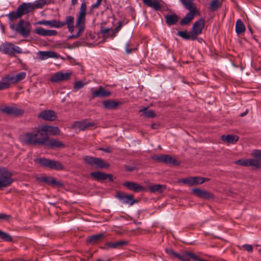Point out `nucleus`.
<instances>
[{
	"instance_id": "f257e3e1",
	"label": "nucleus",
	"mask_w": 261,
	"mask_h": 261,
	"mask_svg": "<svg viewBox=\"0 0 261 261\" xmlns=\"http://www.w3.org/2000/svg\"><path fill=\"white\" fill-rule=\"evenodd\" d=\"M40 127L35 128L33 130L27 132L21 136L20 140L23 144L27 145H42L43 141Z\"/></svg>"
},
{
	"instance_id": "f03ea898",
	"label": "nucleus",
	"mask_w": 261,
	"mask_h": 261,
	"mask_svg": "<svg viewBox=\"0 0 261 261\" xmlns=\"http://www.w3.org/2000/svg\"><path fill=\"white\" fill-rule=\"evenodd\" d=\"M38 24L44 25H49L55 28H61L66 24L67 25L68 31L72 33L74 30V18L72 16H67L65 17L64 21H61L56 20H42L37 22Z\"/></svg>"
},
{
	"instance_id": "7ed1b4c3",
	"label": "nucleus",
	"mask_w": 261,
	"mask_h": 261,
	"mask_svg": "<svg viewBox=\"0 0 261 261\" xmlns=\"http://www.w3.org/2000/svg\"><path fill=\"white\" fill-rule=\"evenodd\" d=\"M33 11V3H23L17 7L16 11L10 12L7 16L10 20L13 21Z\"/></svg>"
},
{
	"instance_id": "20e7f679",
	"label": "nucleus",
	"mask_w": 261,
	"mask_h": 261,
	"mask_svg": "<svg viewBox=\"0 0 261 261\" xmlns=\"http://www.w3.org/2000/svg\"><path fill=\"white\" fill-rule=\"evenodd\" d=\"M80 12L77 15L75 27L78 28L76 35L79 37L85 29L86 15L87 11V4L85 0H82Z\"/></svg>"
},
{
	"instance_id": "39448f33",
	"label": "nucleus",
	"mask_w": 261,
	"mask_h": 261,
	"mask_svg": "<svg viewBox=\"0 0 261 261\" xmlns=\"http://www.w3.org/2000/svg\"><path fill=\"white\" fill-rule=\"evenodd\" d=\"M184 7L190 12L180 20V24L182 25L188 24L194 18L196 13V7L192 2L189 0H180Z\"/></svg>"
},
{
	"instance_id": "423d86ee",
	"label": "nucleus",
	"mask_w": 261,
	"mask_h": 261,
	"mask_svg": "<svg viewBox=\"0 0 261 261\" xmlns=\"http://www.w3.org/2000/svg\"><path fill=\"white\" fill-rule=\"evenodd\" d=\"M10 28L21 34L24 37H27L30 34L31 25L28 21L21 19L16 26L14 24H10Z\"/></svg>"
},
{
	"instance_id": "0eeeda50",
	"label": "nucleus",
	"mask_w": 261,
	"mask_h": 261,
	"mask_svg": "<svg viewBox=\"0 0 261 261\" xmlns=\"http://www.w3.org/2000/svg\"><path fill=\"white\" fill-rule=\"evenodd\" d=\"M12 173L6 168L0 167V189L10 186L14 181Z\"/></svg>"
},
{
	"instance_id": "6e6552de",
	"label": "nucleus",
	"mask_w": 261,
	"mask_h": 261,
	"mask_svg": "<svg viewBox=\"0 0 261 261\" xmlns=\"http://www.w3.org/2000/svg\"><path fill=\"white\" fill-rule=\"evenodd\" d=\"M0 112L8 115H13L15 116H20L24 113V111L14 103L9 106H0Z\"/></svg>"
},
{
	"instance_id": "1a4fd4ad",
	"label": "nucleus",
	"mask_w": 261,
	"mask_h": 261,
	"mask_svg": "<svg viewBox=\"0 0 261 261\" xmlns=\"http://www.w3.org/2000/svg\"><path fill=\"white\" fill-rule=\"evenodd\" d=\"M0 51L12 56L16 53H22V49L19 46H16L12 43L5 42L0 45Z\"/></svg>"
},
{
	"instance_id": "9d476101",
	"label": "nucleus",
	"mask_w": 261,
	"mask_h": 261,
	"mask_svg": "<svg viewBox=\"0 0 261 261\" xmlns=\"http://www.w3.org/2000/svg\"><path fill=\"white\" fill-rule=\"evenodd\" d=\"M84 162L91 166L96 168H104L108 167L109 164L105 162L101 159L90 156H86L84 158Z\"/></svg>"
},
{
	"instance_id": "9b49d317",
	"label": "nucleus",
	"mask_w": 261,
	"mask_h": 261,
	"mask_svg": "<svg viewBox=\"0 0 261 261\" xmlns=\"http://www.w3.org/2000/svg\"><path fill=\"white\" fill-rule=\"evenodd\" d=\"M152 159L159 162L164 163L170 165L178 166L180 162L168 154L154 155Z\"/></svg>"
},
{
	"instance_id": "f8f14e48",
	"label": "nucleus",
	"mask_w": 261,
	"mask_h": 261,
	"mask_svg": "<svg viewBox=\"0 0 261 261\" xmlns=\"http://www.w3.org/2000/svg\"><path fill=\"white\" fill-rule=\"evenodd\" d=\"M204 27V20L203 19H200L194 23L191 30V33L193 35L192 40L196 39L197 36L201 34Z\"/></svg>"
},
{
	"instance_id": "ddd939ff",
	"label": "nucleus",
	"mask_w": 261,
	"mask_h": 261,
	"mask_svg": "<svg viewBox=\"0 0 261 261\" xmlns=\"http://www.w3.org/2000/svg\"><path fill=\"white\" fill-rule=\"evenodd\" d=\"M43 141L44 145L48 148H63L65 146L64 144L61 141L53 138H48L47 136L43 137Z\"/></svg>"
},
{
	"instance_id": "4468645a",
	"label": "nucleus",
	"mask_w": 261,
	"mask_h": 261,
	"mask_svg": "<svg viewBox=\"0 0 261 261\" xmlns=\"http://www.w3.org/2000/svg\"><path fill=\"white\" fill-rule=\"evenodd\" d=\"M71 75V72H58L55 73L50 77V81L53 83H58L60 82L69 80Z\"/></svg>"
},
{
	"instance_id": "2eb2a0df",
	"label": "nucleus",
	"mask_w": 261,
	"mask_h": 261,
	"mask_svg": "<svg viewBox=\"0 0 261 261\" xmlns=\"http://www.w3.org/2000/svg\"><path fill=\"white\" fill-rule=\"evenodd\" d=\"M116 197L123 203L133 205L137 202V200L134 199L133 195L125 194L124 193L119 192L116 195Z\"/></svg>"
},
{
	"instance_id": "dca6fc26",
	"label": "nucleus",
	"mask_w": 261,
	"mask_h": 261,
	"mask_svg": "<svg viewBox=\"0 0 261 261\" xmlns=\"http://www.w3.org/2000/svg\"><path fill=\"white\" fill-rule=\"evenodd\" d=\"M25 72H21L16 74L14 76H7L5 79H3L4 82H8L9 84V87H10V83H16L19 81L23 80L26 77Z\"/></svg>"
},
{
	"instance_id": "f3484780",
	"label": "nucleus",
	"mask_w": 261,
	"mask_h": 261,
	"mask_svg": "<svg viewBox=\"0 0 261 261\" xmlns=\"http://www.w3.org/2000/svg\"><path fill=\"white\" fill-rule=\"evenodd\" d=\"M38 117L46 121H54L56 119L57 116L55 111L52 110H45L41 112Z\"/></svg>"
},
{
	"instance_id": "a211bd4d",
	"label": "nucleus",
	"mask_w": 261,
	"mask_h": 261,
	"mask_svg": "<svg viewBox=\"0 0 261 261\" xmlns=\"http://www.w3.org/2000/svg\"><path fill=\"white\" fill-rule=\"evenodd\" d=\"M40 128L42 136H44V135L45 136H47V133H49L53 135H57L60 133V129L57 126L43 125L40 127Z\"/></svg>"
},
{
	"instance_id": "6ab92c4d",
	"label": "nucleus",
	"mask_w": 261,
	"mask_h": 261,
	"mask_svg": "<svg viewBox=\"0 0 261 261\" xmlns=\"http://www.w3.org/2000/svg\"><path fill=\"white\" fill-rule=\"evenodd\" d=\"M123 186L129 190L135 192H139L145 191L146 189L142 186L133 181H126L124 182Z\"/></svg>"
},
{
	"instance_id": "aec40b11",
	"label": "nucleus",
	"mask_w": 261,
	"mask_h": 261,
	"mask_svg": "<svg viewBox=\"0 0 261 261\" xmlns=\"http://www.w3.org/2000/svg\"><path fill=\"white\" fill-rule=\"evenodd\" d=\"M37 56L40 60H45L50 58L57 59L58 57L57 53L53 51H39Z\"/></svg>"
},
{
	"instance_id": "412c9836",
	"label": "nucleus",
	"mask_w": 261,
	"mask_h": 261,
	"mask_svg": "<svg viewBox=\"0 0 261 261\" xmlns=\"http://www.w3.org/2000/svg\"><path fill=\"white\" fill-rule=\"evenodd\" d=\"M192 192L197 197L203 199L213 198V195L207 191L201 189L200 188H195L192 190Z\"/></svg>"
},
{
	"instance_id": "4be33fe9",
	"label": "nucleus",
	"mask_w": 261,
	"mask_h": 261,
	"mask_svg": "<svg viewBox=\"0 0 261 261\" xmlns=\"http://www.w3.org/2000/svg\"><path fill=\"white\" fill-rule=\"evenodd\" d=\"M90 175L92 177L97 180H103L107 179H109V180L111 181L113 180L112 175L107 174L100 171L91 172Z\"/></svg>"
},
{
	"instance_id": "5701e85b",
	"label": "nucleus",
	"mask_w": 261,
	"mask_h": 261,
	"mask_svg": "<svg viewBox=\"0 0 261 261\" xmlns=\"http://www.w3.org/2000/svg\"><path fill=\"white\" fill-rule=\"evenodd\" d=\"M34 33L42 36H56L58 33L56 30H45L41 27L36 28Z\"/></svg>"
},
{
	"instance_id": "b1692460",
	"label": "nucleus",
	"mask_w": 261,
	"mask_h": 261,
	"mask_svg": "<svg viewBox=\"0 0 261 261\" xmlns=\"http://www.w3.org/2000/svg\"><path fill=\"white\" fill-rule=\"evenodd\" d=\"M128 244V242L124 240H120L115 242H109L106 243L105 248L107 249L120 248L122 246L127 245Z\"/></svg>"
},
{
	"instance_id": "393cba45",
	"label": "nucleus",
	"mask_w": 261,
	"mask_h": 261,
	"mask_svg": "<svg viewBox=\"0 0 261 261\" xmlns=\"http://www.w3.org/2000/svg\"><path fill=\"white\" fill-rule=\"evenodd\" d=\"M93 97H108L111 95V92L105 90L102 86H100L99 88L92 93Z\"/></svg>"
},
{
	"instance_id": "a878e982",
	"label": "nucleus",
	"mask_w": 261,
	"mask_h": 261,
	"mask_svg": "<svg viewBox=\"0 0 261 261\" xmlns=\"http://www.w3.org/2000/svg\"><path fill=\"white\" fill-rule=\"evenodd\" d=\"M94 125L93 123L86 121H76L74 124L75 127L79 129L80 130H85L88 127L93 126Z\"/></svg>"
},
{
	"instance_id": "bb28decb",
	"label": "nucleus",
	"mask_w": 261,
	"mask_h": 261,
	"mask_svg": "<svg viewBox=\"0 0 261 261\" xmlns=\"http://www.w3.org/2000/svg\"><path fill=\"white\" fill-rule=\"evenodd\" d=\"M142 1L147 7L152 8L155 10L158 11L161 9V5L155 0H142Z\"/></svg>"
},
{
	"instance_id": "cd10ccee",
	"label": "nucleus",
	"mask_w": 261,
	"mask_h": 261,
	"mask_svg": "<svg viewBox=\"0 0 261 261\" xmlns=\"http://www.w3.org/2000/svg\"><path fill=\"white\" fill-rule=\"evenodd\" d=\"M102 104L107 109H113L116 108L121 104L120 102H117L113 100H107L103 101Z\"/></svg>"
},
{
	"instance_id": "c85d7f7f",
	"label": "nucleus",
	"mask_w": 261,
	"mask_h": 261,
	"mask_svg": "<svg viewBox=\"0 0 261 261\" xmlns=\"http://www.w3.org/2000/svg\"><path fill=\"white\" fill-rule=\"evenodd\" d=\"M48 168L56 170H62L64 169V167L60 162L50 160Z\"/></svg>"
},
{
	"instance_id": "c756f323",
	"label": "nucleus",
	"mask_w": 261,
	"mask_h": 261,
	"mask_svg": "<svg viewBox=\"0 0 261 261\" xmlns=\"http://www.w3.org/2000/svg\"><path fill=\"white\" fill-rule=\"evenodd\" d=\"M221 139L225 142L234 144L238 141L239 138L236 135H228L222 136Z\"/></svg>"
},
{
	"instance_id": "7c9ffc66",
	"label": "nucleus",
	"mask_w": 261,
	"mask_h": 261,
	"mask_svg": "<svg viewBox=\"0 0 261 261\" xmlns=\"http://www.w3.org/2000/svg\"><path fill=\"white\" fill-rule=\"evenodd\" d=\"M166 22L168 25L175 24L178 20V17L175 14L167 15L165 16Z\"/></svg>"
},
{
	"instance_id": "2f4dec72",
	"label": "nucleus",
	"mask_w": 261,
	"mask_h": 261,
	"mask_svg": "<svg viewBox=\"0 0 261 261\" xmlns=\"http://www.w3.org/2000/svg\"><path fill=\"white\" fill-rule=\"evenodd\" d=\"M245 26L241 20L238 19L236 21L235 30L237 34H241L245 31Z\"/></svg>"
},
{
	"instance_id": "473e14b6",
	"label": "nucleus",
	"mask_w": 261,
	"mask_h": 261,
	"mask_svg": "<svg viewBox=\"0 0 261 261\" xmlns=\"http://www.w3.org/2000/svg\"><path fill=\"white\" fill-rule=\"evenodd\" d=\"M142 112L143 114L147 118H153L155 116V114L153 110H149L147 108L144 107L139 111Z\"/></svg>"
},
{
	"instance_id": "72a5a7b5",
	"label": "nucleus",
	"mask_w": 261,
	"mask_h": 261,
	"mask_svg": "<svg viewBox=\"0 0 261 261\" xmlns=\"http://www.w3.org/2000/svg\"><path fill=\"white\" fill-rule=\"evenodd\" d=\"M222 3L219 0H213L210 4V9L214 12L221 7Z\"/></svg>"
},
{
	"instance_id": "f704fd0d",
	"label": "nucleus",
	"mask_w": 261,
	"mask_h": 261,
	"mask_svg": "<svg viewBox=\"0 0 261 261\" xmlns=\"http://www.w3.org/2000/svg\"><path fill=\"white\" fill-rule=\"evenodd\" d=\"M103 233H98L95 235L91 236L88 238V242L90 243H96L99 241L103 237Z\"/></svg>"
},
{
	"instance_id": "c9c22d12",
	"label": "nucleus",
	"mask_w": 261,
	"mask_h": 261,
	"mask_svg": "<svg viewBox=\"0 0 261 261\" xmlns=\"http://www.w3.org/2000/svg\"><path fill=\"white\" fill-rule=\"evenodd\" d=\"M50 160L46 158H41L36 159L35 160V162L38 164H40L42 166L44 167L48 168Z\"/></svg>"
},
{
	"instance_id": "e433bc0d",
	"label": "nucleus",
	"mask_w": 261,
	"mask_h": 261,
	"mask_svg": "<svg viewBox=\"0 0 261 261\" xmlns=\"http://www.w3.org/2000/svg\"><path fill=\"white\" fill-rule=\"evenodd\" d=\"M177 35L185 40L191 39L192 40L193 35L191 33L189 34L186 31H180L177 32Z\"/></svg>"
},
{
	"instance_id": "4c0bfd02",
	"label": "nucleus",
	"mask_w": 261,
	"mask_h": 261,
	"mask_svg": "<svg viewBox=\"0 0 261 261\" xmlns=\"http://www.w3.org/2000/svg\"><path fill=\"white\" fill-rule=\"evenodd\" d=\"M0 239L8 242H12V237L8 233L0 230Z\"/></svg>"
},
{
	"instance_id": "58836bf2",
	"label": "nucleus",
	"mask_w": 261,
	"mask_h": 261,
	"mask_svg": "<svg viewBox=\"0 0 261 261\" xmlns=\"http://www.w3.org/2000/svg\"><path fill=\"white\" fill-rule=\"evenodd\" d=\"M46 4V0H38L33 3V10L42 8Z\"/></svg>"
},
{
	"instance_id": "ea45409f",
	"label": "nucleus",
	"mask_w": 261,
	"mask_h": 261,
	"mask_svg": "<svg viewBox=\"0 0 261 261\" xmlns=\"http://www.w3.org/2000/svg\"><path fill=\"white\" fill-rule=\"evenodd\" d=\"M44 181L50 185H60V183L58 182L56 179L52 177H46L43 179Z\"/></svg>"
},
{
	"instance_id": "a19ab883",
	"label": "nucleus",
	"mask_w": 261,
	"mask_h": 261,
	"mask_svg": "<svg viewBox=\"0 0 261 261\" xmlns=\"http://www.w3.org/2000/svg\"><path fill=\"white\" fill-rule=\"evenodd\" d=\"M164 189V186L162 185H155L149 187V190L151 192H162Z\"/></svg>"
},
{
	"instance_id": "79ce46f5",
	"label": "nucleus",
	"mask_w": 261,
	"mask_h": 261,
	"mask_svg": "<svg viewBox=\"0 0 261 261\" xmlns=\"http://www.w3.org/2000/svg\"><path fill=\"white\" fill-rule=\"evenodd\" d=\"M248 166L259 168L260 167V164L257 160L248 159Z\"/></svg>"
},
{
	"instance_id": "37998d69",
	"label": "nucleus",
	"mask_w": 261,
	"mask_h": 261,
	"mask_svg": "<svg viewBox=\"0 0 261 261\" xmlns=\"http://www.w3.org/2000/svg\"><path fill=\"white\" fill-rule=\"evenodd\" d=\"M194 185H199L203 184L204 181H207L208 178H203L199 176L193 177Z\"/></svg>"
},
{
	"instance_id": "c03bdc74",
	"label": "nucleus",
	"mask_w": 261,
	"mask_h": 261,
	"mask_svg": "<svg viewBox=\"0 0 261 261\" xmlns=\"http://www.w3.org/2000/svg\"><path fill=\"white\" fill-rule=\"evenodd\" d=\"M86 84V83H84L82 81H76L74 83V89L76 90L80 89L82 88Z\"/></svg>"
},
{
	"instance_id": "a18cd8bd",
	"label": "nucleus",
	"mask_w": 261,
	"mask_h": 261,
	"mask_svg": "<svg viewBox=\"0 0 261 261\" xmlns=\"http://www.w3.org/2000/svg\"><path fill=\"white\" fill-rule=\"evenodd\" d=\"M182 182L189 186L194 185L193 177L184 178L182 179Z\"/></svg>"
},
{
	"instance_id": "49530a36",
	"label": "nucleus",
	"mask_w": 261,
	"mask_h": 261,
	"mask_svg": "<svg viewBox=\"0 0 261 261\" xmlns=\"http://www.w3.org/2000/svg\"><path fill=\"white\" fill-rule=\"evenodd\" d=\"M183 261H190L191 257L190 255V252H185L181 254V259Z\"/></svg>"
},
{
	"instance_id": "de8ad7c7",
	"label": "nucleus",
	"mask_w": 261,
	"mask_h": 261,
	"mask_svg": "<svg viewBox=\"0 0 261 261\" xmlns=\"http://www.w3.org/2000/svg\"><path fill=\"white\" fill-rule=\"evenodd\" d=\"M252 155L257 159L261 161V150H254L252 153Z\"/></svg>"
},
{
	"instance_id": "09e8293b",
	"label": "nucleus",
	"mask_w": 261,
	"mask_h": 261,
	"mask_svg": "<svg viewBox=\"0 0 261 261\" xmlns=\"http://www.w3.org/2000/svg\"><path fill=\"white\" fill-rule=\"evenodd\" d=\"M235 164L240 165L244 167L248 166V159L247 160H239L235 161Z\"/></svg>"
},
{
	"instance_id": "8fccbe9b",
	"label": "nucleus",
	"mask_w": 261,
	"mask_h": 261,
	"mask_svg": "<svg viewBox=\"0 0 261 261\" xmlns=\"http://www.w3.org/2000/svg\"><path fill=\"white\" fill-rule=\"evenodd\" d=\"M9 88L8 82H4L3 79L0 81V90L6 89Z\"/></svg>"
},
{
	"instance_id": "3c124183",
	"label": "nucleus",
	"mask_w": 261,
	"mask_h": 261,
	"mask_svg": "<svg viewBox=\"0 0 261 261\" xmlns=\"http://www.w3.org/2000/svg\"><path fill=\"white\" fill-rule=\"evenodd\" d=\"M102 0H97L96 3L92 4L90 7V10H93L97 8L101 4Z\"/></svg>"
},
{
	"instance_id": "603ef678",
	"label": "nucleus",
	"mask_w": 261,
	"mask_h": 261,
	"mask_svg": "<svg viewBox=\"0 0 261 261\" xmlns=\"http://www.w3.org/2000/svg\"><path fill=\"white\" fill-rule=\"evenodd\" d=\"M241 247L244 248L245 250H246L249 252H252L253 248L252 246L251 245L249 244H244L241 246Z\"/></svg>"
},
{
	"instance_id": "864d4df0",
	"label": "nucleus",
	"mask_w": 261,
	"mask_h": 261,
	"mask_svg": "<svg viewBox=\"0 0 261 261\" xmlns=\"http://www.w3.org/2000/svg\"><path fill=\"white\" fill-rule=\"evenodd\" d=\"M190 255L191 259H192L193 260L200 261V259H201L200 258L199 256L196 254H195V253H193L192 252H190Z\"/></svg>"
},
{
	"instance_id": "5fc2aeb1",
	"label": "nucleus",
	"mask_w": 261,
	"mask_h": 261,
	"mask_svg": "<svg viewBox=\"0 0 261 261\" xmlns=\"http://www.w3.org/2000/svg\"><path fill=\"white\" fill-rule=\"evenodd\" d=\"M11 216L10 215H6L4 213H0V220H7Z\"/></svg>"
},
{
	"instance_id": "6e6d98bb",
	"label": "nucleus",
	"mask_w": 261,
	"mask_h": 261,
	"mask_svg": "<svg viewBox=\"0 0 261 261\" xmlns=\"http://www.w3.org/2000/svg\"><path fill=\"white\" fill-rule=\"evenodd\" d=\"M130 42H127L125 44V51L127 54H130L132 52V49L129 48Z\"/></svg>"
},
{
	"instance_id": "4d7b16f0",
	"label": "nucleus",
	"mask_w": 261,
	"mask_h": 261,
	"mask_svg": "<svg viewBox=\"0 0 261 261\" xmlns=\"http://www.w3.org/2000/svg\"><path fill=\"white\" fill-rule=\"evenodd\" d=\"M136 169V166H126L125 167V170L126 171H133Z\"/></svg>"
},
{
	"instance_id": "13d9d810",
	"label": "nucleus",
	"mask_w": 261,
	"mask_h": 261,
	"mask_svg": "<svg viewBox=\"0 0 261 261\" xmlns=\"http://www.w3.org/2000/svg\"><path fill=\"white\" fill-rule=\"evenodd\" d=\"M122 27V22H119L118 25L116 28L115 32V33H117Z\"/></svg>"
},
{
	"instance_id": "bf43d9fd",
	"label": "nucleus",
	"mask_w": 261,
	"mask_h": 261,
	"mask_svg": "<svg viewBox=\"0 0 261 261\" xmlns=\"http://www.w3.org/2000/svg\"><path fill=\"white\" fill-rule=\"evenodd\" d=\"M174 257L179 259H181V254H179L178 253H176V252H175L174 253V255H173Z\"/></svg>"
},
{
	"instance_id": "052dcab7",
	"label": "nucleus",
	"mask_w": 261,
	"mask_h": 261,
	"mask_svg": "<svg viewBox=\"0 0 261 261\" xmlns=\"http://www.w3.org/2000/svg\"><path fill=\"white\" fill-rule=\"evenodd\" d=\"M166 252L170 255H173L174 253L175 252L172 249H166Z\"/></svg>"
},
{
	"instance_id": "680f3d73",
	"label": "nucleus",
	"mask_w": 261,
	"mask_h": 261,
	"mask_svg": "<svg viewBox=\"0 0 261 261\" xmlns=\"http://www.w3.org/2000/svg\"><path fill=\"white\" fill-rule=\"evenodd\" d=\"M78 38L79 37H77V36L76 34L70 35V36H68V38L69 39H76V38Z\"/></svg>"
},
{
	"instance_id": "e2e57ef3",
	"label": "nucleus",
	"mask_w": 261,
	"mask_h": 261,
	"mask_svg": "<svg viewBox=\"0 0 261 261\" xmlns=\"http://www.w3.org/2000/svg\"><path fill=\"white\" fill-rule=\"evenodd\" d=\"M101 150H102L106 152H110L111 151H110V149L109 148H101L100 149Z\"/></svg>"
},
{
	"instance_id": "0e129e2a",
	"label": "nucleus",
	"mask_w": 261,
	"mask_h": 261,
	"mask_svg": "<svg viewBox=\"0 0 261 261\" xmlns=\"http://www.w3.org/2000/svg\"><path fill=\"white\" fill-rule=\"evenodd\" d=\"M110 29H105L103 30H102L101 32L103 34H107L108 32H109Z\"/></svg>"
},
{
	"instance_id": "69168bd1",
	"label": "nucleus",
	"mask_w": 261,
	"mask_h": 261,
	"mask_svg": "<svg viewBox=\"0 0 261 261\" xmlns=\"http://www.w3.org/2000/svg\"><path fill=\"white\" fill-rule=\"evenodd\" d=\"M248 113V110H246L244 113H241L240 114V116L241 117H244V116H245L246 115H247V114Z\"/></svg>"
},
{
	"instance_id": "338daca9",
	"label": "nucleus",
	"mask_w": 261,
	"mask_h": 261,
	"mask_svg": "<svg viewBox=\"0 0 261 261\" xmlns=\"http://www.w3.org/2000/svg\"><path fill=\"white\" fill-rule=\"evenodd\" d=\"M77 3V0H71V4L72 5L74 6Z\"/></svg>"
},
{
	"instance_id": "774afa93",
	"label": "nucleus",
	"mask_w": 261,
	"mask_h": 261,
	"mask_svg": "<svg viewBox=\"0 0 261 261\" xmlns=\"http://www.w3.org/2000/svg\"><path fill=\"white\" fill-rule=\"evenodd\" d=\"M115 32H112L111 34H110V36L112 37V38H114L115 36Z\"/></svg>"
}]
</instances>
